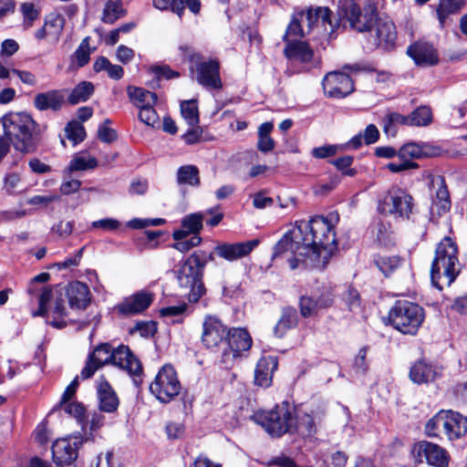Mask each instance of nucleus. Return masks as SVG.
I'll return each instance as SVG.
<instances>
[{
  "mask_svg": "<svg viewBox=\"0 0 467 467\" xmlns=\"http://www.w3.org/2000/svg\"><path fill=\"white\" fill-rule=\"evenodd\" d=\"M71 308L84 309L89 303V288L81 282L71 283L66 291Z\"/></svg>",
  "mask_w": 467,
  "mask_h": 467,
  "instance_id": "28",
  "label": "nucleus"
},
{
  "mask_svg": "<svg viewBox=\"0 0 467 467\" xmlns=\"http://www.w3.org/2000/svg\"><path fill=\"white\" fill-rule=\"evenodd\" d=\"M44 26L49 33V38L57 42L63 32L65 18L57 12H52L46 16Z\"/></svg>",
  "mask_w": 467,
  "mask_h": 467,
  "instance_id": "33",
  "label": "nucleus"
},
{
  "mask_svg": "<svg viewBox=\"0 0 467 467\" xmlns=\"http://www.w3.org/2000/svg\"><path fill=\"white\" fill-rule=\"evenodd\" d=\"M139 119L150 127H155L159 123V116L154 109V105H150L139 109Z\"/></svg>",
  "mask_w": 467,
  "mask_h": 467,
  "instance_id": "53",
  "label": "nucleus"
},
{
  "mask_svg": "<svg viewBox=\"0 0 467 467\" xmlns=\"http://www.w3.org/2000/svg\"><path fill=\"white\" fill-rule=\"evenodd\" d=\"M98 166V161L94 157L80 153L77 154L70 161L68 165L69 171L91 170Z\"/></svg>",
  "mask_w": 467,
  "mask_h": 467,
  "instance_id": "42",
  "label": "nucleus"
},
{
  "mask_svg": "<svg viewBox=\"0 0 467 467\" xmlns=\"http://www.w3.org/2000/svg\"><path fill=\"white\" fill-rule=\"evenodd\" d=\"M298 322L297 312L293 307H285L282 316L275 327V335L282 337L287 330L296 327Z\"/></svg>",
  "mask_w": 467,
  "mask_h": 467,
  "instance_id": "32",
  "label": "nucleus"
},
{
  "mask_svg": "<svg viewBox=\"0 0 467 467\" xmlns=\"http://www.w3.org/2000/svg\"><path fill=\"white\" fill-rule=\"evenodd\" d=\"M64 103V95L61 90L52 89L38 93L35 96L34 106L40 111L59 110Z\"/></svg>",
  "mask_w": 467,
  "mask_h": 467,
  "instance_id": "27",
  "label": "nucleus"
},
{
  "mask_svg": "<svg viewBox=\"0 0 467 467\" xmlns=\"http://www.w3.org/2000/svg\"><path fill=\"white\" fill-rule=\"evenodd\" d=\"M94 85L89 81L78 83L70 92L67 100L70 104L76 105L87 101L94 92Z\"/></svg>",
  "mask_w": 467,
  "mask_h": 467,
  "instance_id": "37",
  "label": "nucleus"
},
{
  "mask_svg": "<svg viewBox=\"0 0 467 467\" xmlns=\"http://www.w3.org/2000/svg\"><path fill=\"white\" fill-rule=\"evenodd\" d=\"M321 418L317 413H303L295 418V428L298 434L302 437H313L317 431V425L320 423Z\"/></svg>",
  "mask_w": 467,
  "mask_h": 467,
  "instance_id": "29",
  "label": "nucleus"
},
{
  "mask_svg": "<svg viewBox=\"0 0 467 467\" xmlns=\"http://www.w3.org/2000/svg\"><path fill=\"white\" fill-rule=\"evenodd\" d=\"M65 131L67 139L72 140L75 144L84 140L86 137L84 127L78 123H69L66 127Z\"/></svg>",
  "mask_w": 467,
  "mask_h": 467,
  "instance_id": "58",
  "label": "nucleus"
},
{
  "mask_svg": "<svg viewBox=\"0 0 467 467\" xmlns=\"http://www.w3.org/2000/svg\"><path fill=\"white\" fill-rule=\"evenodd\" d=\"M109 363L126 370L134 377L136 385L140 383V380L138 381L136 379L140 378L143 372L140 359L133 355L129 347L121 345L112 349L108 343L97 346L88 355L86 365L81 370V378L83 379L91 378L99 368Z\"/></svg>",
  "mask_w": 467,
  "mask_h": 467,
  "instance_id": "2",
  "label": "nucleus"
},
{
  "mask_svg": "<svg viewBox=\"0 0 467 467\" xmlns=\"http://www.w3.org/2000/svg\"><path fill=\"white\" fill-rule=\"evenodd\" d=\"M178 184L198 186L200 184L199 170L194 165H184L177 171Z\"/></svg>",
  "mask_w": 467,
  "mask_h": 467,
  "instance_id": "40",
  "label": "nucleus"
},
{
  "mask_svg": "<svg viewBox=\"0 0 467 467\" xmlns=\"http://www.w3.org/2000/svg\"><path fill=\"white\" fill-rule=\"evenodd\" d=\"M20 11L24 17L23 25L26 28L31 27L34 21L39 16V11L33 3H22Z\"/></svg>",
  "mask_w": 467,
  "mask_h": 467,
  "instance_id": "50",
  "label": "nucleus"
},
{
  "mask_svg": "<svg viewBox=\"0 0 467 467\" xmlns=\"http://www.w3.org/2000/svg\"><path fill=\"white\" fill-rule=\"evenodd\" d=\"M90 54L91 50L89 47V37L87 36L81 41L80 45L74 53L78 67H84L89 62Z\"/></svg>",
  "mask_w": 467,
  "mask_h": 467,
  "instance_id": "51",
  "label": "nucleus"
},
{
  "mask_svg": "<svg viewBox=\"0 0 467 467\" xmlns=\"http://www.w3.org/2000/svg\"><path fill=\"white\" fill-rule=\"evenodd\" d=\"M4 135L13 143L15 149L24 153L36 148L34 130L36 122L25 112H10L0 119Z\"/></svg>",
  "mask_w": 467,
  "mask_h": 467,
  "instance_id": "3",
  "label": "nucleus"
},
{
  "mask_svg": "<svg viewBox=\"0 0 467 467\" xmlns=\"http://www.w3.org/2000/svg\"><path fill=\"white\" fill-rule=\"evenodd\" d=\"M182 385L174 368L162 366L150 385V391L161 403H169L181 392Z\"/></svg>",
  "mask_w": 467,
  "mask_h": 467,
  "instance_id": "10",
  "label": "nucleus"
},
{
  "mask_svg": "<svg viewBox=\"0 0 467 467\" xmlns=\"http://www.w3.org/2000/svg\"><path fill=\"white\" fill-rule=\"evenodd\" d=\"M378 211L396 220H410L416 211L414 198L403 189L391 188L379 200Z\"/></svg>",
  "mask_w": 467,
  "mask_h": 467,
  "instance_id": "9",
  "label": "nucleus"
},
{
  "mask_svg": "<svg viewBox=\"0 0 467 467\" xmlns=\"http://www.w3.org/2000/svg\"><path fill=\"white\" fill-rule=\"evenodd\" d=\"M322 85L325 94L329 98L342 99L354 91L353 80L343 72L327 73L323 78Z\"/></svg>",
  "mask_w": 467,
  "mask_h": 467,
  "instance_id": "14",
  "label": "nucleus"
},
{
  "mask_svg": "<svg viewBox=\"0 0 467 467\" xmlns=\"http://www.w3.org/2000/svg\"><path fill=\"white\" fill-rule=\"evenodd\" d=\"M338 147L337 145H326L314 148L311 154L316 159H325L337 154Z\"/></svg>",
  "mask_w": 467,
  "mask_h": 467,
  "instance_id": "60",
  "label": "nucleus"
},
{
  "mask_svg": "<svg viewBox=\"0 0 467 467\" xmlns=\"http://www.w3.org/2000/svg\"><path fill=\"white\" fill-rule=\"evenodd\" d=\"M441 374V367L419 360L410 368V379L416 384H427L435 381Z\"/></svg>",
  "mask_w": 467,
  "mask_h": 467,
  "instance_id": "21",
  "label": "nucleus"
},
{
  "mask_svg": "<svg viewBox=\"0 0 467 467\" xmlns=\"http://www.w3.org/2000/svg\"><path fill=\"white\" fill-rule=\"evenodd\" d=\"M332 12L327 7H309L306 11V19L309 28L320 26L327 33L332 34L338 26L337 20L331 18Z\"/></svg>",
  "mask_w": 467,
  "mask_h": 467,
  "instance_id": "19",
  "label": "nucleus"
},
{
  "mask_svg": "<svg viewBox=\"0 0 467 467\" xmlns=\"http://www.w3.org/2000/svg\"><path fill=\"white\" fill-rule=\"evenodd\" d=\"M413 454L419 459L420 462H426L436 467H446L449 462L447 451L441 446L427 441L417 442L412 449Z\"/></svg>",
  "mask_w": 467,
  "mask_h": 467,
  "instance_id": "15",
  "label": "nucleus"
},
{
  "mask_svg": "<svg viewBox=\"0 0 467 467\" xmlns=\"http://www.w3.org/2000/svg\"><path fill=\"white\" fill-rule=\"evenodd\" d=\"M181 113L190 127L197 126L199 123V113L195 100L183 101L181 104Z\"/></svg>",
  "mask_w": 467,
  "mask_h": 467,
  "instance_id": "44",
  "label": "nucleus"
},
{
  "mask_svg": "<svg viewBox=\"0 0 467 467\" xmlns=\"http://www.w3.org/2000/svg\"><path fill=\"white\" fill-rule=\"evenodd\" d=\"M153 301V295L150 292L140 291L125 298L117 306V309L123 315H135L147 309Z\"/></svg>",
  "mask_w": 467,
  "mask_h": 467,
  "instance_id": "22",
  "label": "nucleus"
},
{
  "mask_svg": "<svg viewBox=\"0 0 467 467\" xmlns=\"http://www.w3.org/2000/svg\"><path fill=\"white\" fill-rule=\"evenodd\" d=\"M60 406L65 412L76 418L79 422H83L85 419V408L81 403L66 401L65 403L60 402Z\"/></svg>",
  "mask_w": 467,
  "mask_h": 467,
  "instance_id": "56",
  "label": "nucleus"
},
{
  "mask_svg": "<svg viewBox=\"0 0 467 467\" xmlns=\"http://www.w3.org/2000/svg\"><path fill=\"white\" fill-rule=\"evenodd\" d=\"M278 368L276 357H264L257 362L254 370V383L260 387L267 388L272 384L273 374Z\"/></svg>",
  "mask_w": 467,
  "mask_h": 467,
  "instance_id": "24",
  "label": "nucleus"
},
{
  "mask_svg": "<svg viewBox=\"0 0 467 467\" xmlns=\"http://www.w3.org/2000/svg\"><path fill=\"white\" fill-rule=\"evenodd\" d=\"M232 328L215 317L207 316L202 322L201 341L206 348L221 352L222 363L232 367L234 350L231 342Z\"/></svg>",
  "mask_w": 467,
  "mask_h": 467,
  "instance_id": "5",
  "label": "nucleus"
},
{
  "mask_svg": "<svg viewBox=\"0 0 467 467\" xmlns=\"http://www.w3.org/2000/svg\"><path fill=\"white\" fill-rule=\"evenodd\" d=\"M185 50L187 51L186 56L188 59L194 64L195 69H193V67H191V69L192 71L195 70L196 81L206 88H221L219 62L215 59L202 61L201 54L192 52L189 47H186Z\"/></svg>",
  "mask_w": 467,
  "mask_h": 467,
  "instance_id": "13",
  "label": "nucleus"
},
{
  "mask_svg": "<svg viewBox=\"0 0 467 467\" xmlns=\"http://www.w3.org/2000/svg\"><path fill=\"white\" fill-rule=\"evenodd\" d=\"M299 306L301 315L304 317H309L319 311L316 299L312 296H301Z\"/></svg>",
  "mask_w": 467,
  "mask_h": 467,
  "instance_id": "55",
  "label": "nucleus"
},
{
  "mask_svg": "<svg viewBox=\"0 0 467 467\" xmlns=\"http://www.w3.org/2000/svg\"><path fill=\"white\" fill-rule=\"evenodd\" d=\"M342 300L348 306V310L351 312H358L361 308V299L359 293L352 287H348L342 294Z\"/></svg>",
  "mask_w": 467,
  "mask_h": 467,
  "instance_id": "49",
  "label": "nucleus"
},
{
  "mask_svg": "<svg viewBox=\"0 0 467 467\" xmlns=\"http://www.w3.org/2000/svg\"><path fill=\"white\" fill-rule=\"evenodd\" d=\"M464 0H441L436 12L441 26L445 24L450 15L458 13L463 6Z\"/></svg>",
  "mask_w": 467,
  "mask_h": 467,
  "instance_id": "35",
  "label": "nucleus"
},
{
  "mask_svg": "<svg viewBox=\"0 0 467 467\" xmlns=\"http://www.w3.org/2000/svg\"><path fill=\"white\" fill-rule=\"evenodd\" d=\"M273 129L274 125L269 121L262 123L258 128L257 148L264 153L272 151L275 149V140L270 136Z\"/></svg>",
  "mask_w": 467,
  "mask_h": 467,
  "instance_id": "34",
  "label": "nucleus"
},
{
  "mask_svg": "<svg viewBox=\"0 0 467 467\" xmlns=\"http://www.w3.org/2000/svg\"><path fill=\"white\" fill-rule=\"evenodd\" d=\"M337 12L339 16L345 17L351 27L358 32H371L378 17L375 8L369 6L362 12L354 0H339Z\"/></svg>",
  "mask_w": 467,
  "mask_h": 467,
  "instance_id": "12",
  "label": "nucleus"
},
{
  "mask_svg": "<svg viewBox=\"0 0 467 467\" xmlns=\"http://www.w3.org/2000/svg\"><path fill=\"white\" fill-rule=\"evenodd\" d=\"M205 258L199 254H192L176 271L179 286L188 292L190 302H197L205 293L202 275Z\"/></svg>",
  "mask_w": 467,
  "mask_h": 467,
  "instance_id": "6",
  "label": "nucleus"
},
{
  "mask_svg": "<svg viewBox=\"0 0 467 467\" xmlns=\"http://www.w3.org/2000/svg\"><path fill=\"white\" fill-rule=\"evenodd\" d=\"M425 317L424 309L418 304L398 300L389 312L391 326L407 335H416Z\"/></svg>",
  "mask_w": 467,
  "mask_h": 467,
  "instance_id": "8",
  "label": "nucleus"
},
{
  "mask_svg": "<svg viewBox=\"0 0 467 467\" xmlns=\"http://www.w3.org/2000/svg\"><path fill=\"white\" fill-rule=\"evenodd\" d=\"M446 410H441L438 411L432 418H431L425 424L424 432L430 438L440 437L441 430H442V423L439 420H445Z\"/></svg>",
  "mask_w": 467,
  "mask_h": 467,
  "instance_id": "46",
  "label": "nucleus"
},
{
  "mask_svg": "<svg viewBox=\"0 0 467 467\" xmlns=\"http://www.w3.org/2000/svg\"><path fill=\"white\" fill-rule=\"evenodd\" d=\"M430 186L436 189L435 197L432 200L433 207L437 208L439 214L446 213L451 207V200L445 179L441 175L431 176Z\"/></svg>",
  "mask_w": 467,
  "mask_h": 467,
  "instance_id": "25",
  "label": "nucleus"
},
{
  "mask_svg": "<svg viewBox=\"0 0 467 467\" xmlns=\"http://www.w3.org/2000/svg\"><path fill=\"white\" fill-rule=\"evenodd\" d=\"M205 220V213H195L186 215L182 220V228L172 234L174 240L184 239L190 234L199 235Z\"/></svg>",
  "mask_w": 467,
  "mask_h": 467,
  "instance_id": "26",
  "label": "nucleus"
},
{
  "mask_svg": "<svg viewBox=\"0 0 467 467\" xmlns=\"http://www.w3.org/2000/svg\"><path fill=\"white\" fill-rule=\"evenodd\" d=\"M372 31L375 33L374 45L384 50L391 49L397 39L394 23L388 17H377Z\"/></svg>",
  "mask_w": 467,
  "mask_h": 467,
  "instance_id": "17",
  "label": "nucleus"
},
{
  "mask_svg": "<svg viewBox=\"0 0 467 467\" xmlns=\"http://www.w3.org/2000/svg\"><path fill=\"white\" fill-rule=\"evenodd\" d=\"M128 96L132 104L139 109L150 105H155L157 95L142 88L130 86L127 88Z\"/></svg>",
  "mask_w": 467,
  "mask_h": 467,
  "instance_id": "31",
  "label": "nucleus"
},
{
  "mask_svg": "<svg viewBox=\"0 0 467 467\" xmlns=\"http://www.w3.org/2000/svg\"><path fill=\"white\" fill-rule=\"evenodd\" d=\"M153 5L160 10L171 8L179 16L184 10V0H153Z\"/></svg>",
  "mask_w": 467,
  "mask_h": 467,
  "instance_id": "52",
  "label": "nucleus"
},
{
  "mask_svg": "<svg viewBox=\"0 0 467 467\" xmlns=\"http://www.w3.org/2000/svg\"><path fill=\"white\" fill-rule=\"evenodd\" d=\"M82 441L79 438L57 439L52 445L53 460L57 465L70 464L78 457Z\"/></svg>",
  "mask_w": 467,
  "mask_h": 467,
  "instance_id": "16",
  "label": "nucleus"
},
{
  "mask_svg": "<svg viewBox=\"0 0 467 467\" xmlns=\"http://www.w3.org/2000/svg\"><path fill=\"white\" fill-rule=\"evenodd\" d=\"M23 182L18 172H9L4 177V190L8 194H15L22 191Z\"/></svg>",
  "mask_w": 467,
  "mask_h": 467,
  "instance_id": "48",
  "label": "nucleus"
},
{
  "mask_svg": "<svg viewBox=\"0 0 467 467\" xmlns=\"http://www.w3.org/2000/svg\"><path fill=\"white\" fill-rule=\"evenodd\" d=\"M407 54L417 65L432 66L438 62V56L433 46L427 42H417L410 46Z\"/></svg>",
  "mask_w": 467,
  "mask_h": 467,
  "instance_id": "23",
  "label": "nucleus"
},
{
  "mask_svg": "<svg viewBox=\"0 0 467 467\" xmlns=\"http://www.w3.org/2000/svg\"><path fill=\"white\" fill-rule=\"evenodd\" d=\"M285 56L295 62L304 65V70H309L316 65L314 52L306 42L289 41L285 47Z\"/></svg>",
  "mask_w": 467,
  "mask_h": 467,
  "instance_id": "18",
  "label": "nucleus"
},
{
  "mask_svg": "<svg viewBox=\"0 0 467 467\" xmlns=\"http://www.w3.org/2000/svg\"><path fill=\"white\" fill-rule=\"evenodd\" d=\"M461 271L458 259V248L450 238H443L435 250V257L431 268L432 284L439 289L442 288L440 281L443 279L446 285H451Z\"/></svg>",
  "mask_w": 467,
  "mask_h": 467,
  "instance_id": "4",
  "label": "nucleus"
},
{
  "mask_svg": "<svg viewBox=\"0 0 467 467\" xmlns=\"http://www.w3.org/2000/svg\"><path fill=\"white\" fill-rule=\"evenodd\" d=\"M384 131L388 135L394 136L396 134V126H410L409 115H402L399 112H389L383 119Z\"/></svg>",
  "mask_w": 467,
  "mask_h": 467,
  "instance_id": "41",
  "label": "nucleus"
},
{
  "mask_svg": "<svg viewBox=\"0 0 467 467\" xmlns=\"http://www.w3.org/2000/svg\"><path fill=\"white\" fill-rule=\"evenodd\" d=\"M176 241L172 247L182 253H186L190 249L198 246L202 242V238L199 235H193L189 239L186 237Z\"/></svg>",
  "mask_w": 467,
  "mask_h": 467,
  "instance_id": "59",
  "label": "nucleus"
},
{
  "mask_svg": "<svg viewBox=\"0 0 467 467\" xmlns=\"http://www.w3.org/2000/svg\"><path fill=\"white\" fill-rule=\"evenodd\" d=\"M400 162H390L387 164V168L394 173L400 172L403 171L416 169L418 164L410 160L400 159Z\"/></svg>",
  "mask_w": 467,
  "mask_h": 467,
  "instance_id": "62",
  "label": "nucleus"
},
{
  "mask_svg": "<svg viewBox=\"0 0 467 467\" xmlns=\"http://www.w3.org/2000/svg\"><path fill=\"white\" fill-rule=\"evenodd\" d=\"M375 264L385 275H389L400 266L401 258L397 255L379 256L375 259Z\"/></svg>",
  "mask_w": 467,
  "mask_h": 467,
  "instance_id": "45",
  "label": "nucleus"
},
{
  "mask_svg": "<svg viewBox=\"0 0 467 467\" xmlns=\"http://www.w3.org/2000/svg\"><path fill=\"white\" fill-rule=\"evenodd\" d=\"M98 398L99 410L104 412L112 413L119 407V399L107 381H101L98 385Z\"/></svg>",
  "mask_w": 467,
  "mask_h": 467,
  "instance_id": "30",
  "label": "nucleus"
},
{
  "mask_svg": "<svg viewBox=\"0 0 467 467\" xmlns=\"http://www.w3.org/2000/svg\"><path fill=\"white\" fill-rule=\"evenodd\" d=\"M442 423V431L450 441H456L467 433V418L462 414L446 410L445 420H439Z\"/></svg>",
  "mask_w": 467,
  "mask_h": 467,
  "instance_id": "20",
  "label": "nucleus"
},
{
  "mask_svg": "<svg viewBox=\"0 0 467 467\" xmlns=\"http://www.w3.org/2000/svg\"><path fill=\"white\" fill-rule=\"evenodd\" d=\"M330 163L336 166L344 175L354 176L357 173L355 169L350 168L353 163V157L346 155L337 160L330 161Z\"/></svg>",
  "mask_w": 467,
  "mask_h": 467,
  "instance_id": "54",
  "label": "nucleus"
},
{
  "mask_svg": "<svg viewBox=\"0 0 467 467\" xmlns=\"http://www.w3.org/2000/svg\"><path fill=\"white\" fill-rule=\"evenodd\" d=\"M302 240H304V238L301 230L297 229L296 225L292 230L285 233L275 244L272 259L290 254V256L287 257L290 268L292 270L297 268L302 265V258H306V252L300 247L303 246Z\"/></svg>",
  "mask_w": 467,
  "mask_h": 467,
  "instance_id": "11",
  "label": "nucleus"
},
{
  "mask_svg": "<svg viewBox=\"0 0 467 467\" xmlns=\"http://www.w3.org/2000/svg\"><path fill=\"white\" fill-rule=\"evenodd\" d=\"M425 154L422 145L416 142L406 143L398 150L400 159L410 161L412 159H420Z\"/></svg>",
  "mask_w": 467,
  "mask_h": 467,
  "instance_id": "47",
  "label": "nucleus"
},
{
  "mask_svg": "<svg viewBox=\"0 0 467 467\" xmlns=\"http://www.w3.org/2000/svg\"><path fill=\"white\" fill-rule=\"evenodd\" d=\"M120 225V223L113 218H104L98 221H94L91 223V227L94 229H102L104 231H114L117 230Z\"/></svg>",
  "mask_w": 467,
  "mask_h": 467,
  "instance_id": "61",
  "label": "nucleus"
},
{
  "mask_svg": "<svg viewBox=\"0 0 467 467\" xmlns=\"http://www.w3.org/2000/svg\"><path fill=\"white\" fill-rule=\"evenodd\" d=\"M239 410L244 419L249 418L253 420V415L256 414L254 411V403L250 398L239 399Z\"/></svg>",
  "mask_w": 467,
  "mask_h": 467,
  "instance_id": "63",
  "label": "nucleus"
},
{
  "mask_svg": "<svg viewBox=\"0 0 467 467\" xmlns=\"http://www.w3.org/2000/svg\"><path fill=\"white\" fill-rule=\"evenodd\" d=\"M253 344L249 332L244 328H235V358L243 356L247 352Z\"/></svg>",
  "mask_w": 467,
  "mask_h": 467,
  "instance_id": "43",
  "label": "nucleus"
},
{
  "mask_svg": "<svg viewBox=\"0 0 467 467\" xmlns=\"http://www.w3.org/2000/svg\"><path fill=\"white\" fill-rule=\"evenodd\" d=\"M260 244L259 239H253L246 242L235 243L234 254L235 259L247 256Z\"/></svg>",
  "mask_w": 467,
  "mask_h": 467,
  "instance_id": "57",
  "label": "nucleus"
},
{
  "mask_svg": "<svg viewBox=\"0 0 467 467\" xmlns=\"http://www.w3.org/2000/svg\"><path fill=\"white\" fill-rule=\"evenodd\" d=\"M410 126L427 127L433 121L432 110L429 106H420L409 114Z\"/></svg>",
  "mask_w": 467,
  "mask_h": 467,
  "instance_id": "36",
  "label": "nucleus"
},
{
  "mask_svg": "<svg viewBox=\"0 0 467 467\" xmlns=\"http://www.w3.org/2000/svg\"><path fill=\"white\" fill-rule=\"evenodd\" d=\"M93 69L95 72L106 71L108 76L115 80H119L123 77L124 70L119 65H113L105 57H99L94 64Z\"/></svg>",
  "mask_w": 467,
  "mask_h": 467,
  "instance_id": "38",
  "label": "nucleus"
},
{
  "mask_svg": "<svg viewBox=\"0 0 467 467\" xmlns=\"http://www.w3.org/2000/svg\"><path fill=\"white\" fill-rule=\"evenodd\" d=\"M253 420L274 437L294 431L295 408L287 401L275 405L272 410L253 415Z\"/></svg>",
  "mask_w": 467,
  "mask_h": 467,
  "instance_id": "7",
  "label": "nucleus"
},
{
  "mask_svg": "<svg viewBox=\"0 0 467 467\" xmlns=\"http://www.w3.org/2000/svg\"><path fill=\"white\" fill-rule=\"evenodd\" d=\"M296 227L304 238L300 247L305 250L306 258H302V265L308 269L323 270L337 248L334 223L317 215L308 222H297Z\"/></svg>",
  "mask_w": 467,
  "mask_h": 467,
  "instance_id": "1",
  "label": "nucleus"
},
{
  "mask_svg": "<svg viewBox=\"0 0 467 467\" xmlns=\"http://www.w3.org/2000/svg\"><path fill=\"white\" fill-rule=\"evenodd\" d=\"M125 16V10L122 7L120 0H109L105 4L101 20L106 24H113L118 19Z\"/></svg>",
  "mask_w": 467,
  "mask_h": 467,
  "instance_id": "39",
  "label": "nucleus"
},
{
  "mask_svg": "<svg viewBox=\"0 0 467 467\" xmlns=\"http://www.w3.org/2000/svg\"><path fill=\"white\" fill-rule=\"evenodd\" d=\"M133 330L138 331L141 337H148L154 335L157 327L154 322H138Z\"/></svg>",
  "mask_w": 467,
  "mask_h": 467,
  "instance_id": "64",
  "label": "nucleus"
}]
</instances>
